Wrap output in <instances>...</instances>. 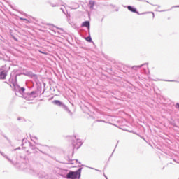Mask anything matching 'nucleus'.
Returning a JSON list of instances; mask_svg holds the SVG:
<instances>
[{
    "label": "nucleus",
    "mask_w": 179,
    "mask_h": 179,
    "mask_svg": "<svg viewBox=\"0 0 179 179\" xmlns=\"http://www.w3.org/2000/svg\"><path fill=\"white\" fill-rule=\"evenodd\" d=\"M72 145H73V150L71 152V156L70 155H67L65 157V159L68 162H62L63 164H75V163L73 162H75V159H72V157H73V155H75V149H79L80 148V146H82L83 145V142H82V141H80V139L77 138L76 136H73V139L72 140Z\"/></svg>",
    "instance_id": "1"
},
{
    "label": "nucleus",
    "mask_w": 179,
    "mask_h": 179,
    "mask_svg": "<svg viewBox=\"0 0 179 179\" xmlns=\"http://www.w3.org/2000/svg\"><path fill=\"white\" fill-rule=\"evenodd\" d=\"M17 71L14 70L11 72L10 74V78H9V82L12 83L14 89L13 90L15 91V92H17L21 87L19 84H17V76H20V75H23L22 73H17Z\"/></svg>",
    "instance_id": "2"
},
{
    "label": "nucleus",
    "mask_w": 179,
    "mask_h": 179,
    "mask_svg": "<svg viewBox=\"0 0 179 179\" xmlns=\"http://www.w3.org/2000/svg\"><path fill=\"white\" fill-rule=\"evenodd\" d=\"M79 169L76 171H69L66 175V179H80L82 176V166L78 165Z\"/></svg>",
    "instance_id": "3"
},
{
    "label": "nucleus",
    "mask_w": 179,
    "mask_h": 179,
    "mask_svg": "<svg viewBox=\"0 0 179 179\" xmlns=\"http://www.w3.org/2000/svg\"><path fill=\"white\" fill-rule=\"evenodd\" d=\"M52 104L55 106H57V107H60V108H62L63 110H65L66 113L69 114V115L72 118L73 117V113L69 110V108L64 103V102L59 101V100H53L52 101Z\"/></svg>",
    "instance_id": "4"
},
{
    "label": "nucleus",
    "mask_w": 179,
    "mask_h": 179,
    "mask_svg": "<svg viewBox=\"0 0 179 179\" xmlns=\"http://www.w3.org/2000/svg\"><path fill=\"white\" fill-rule=\"evenodd\" d=\"M126 8L129 10L130 12H132V13H136V15H146V13H139V11H138V9L132 6H127Z\"/></svg>",
    "instance_id": "5"
},
{
    "label": "nucleus",
    "mask_w": 179,
    "mask_h": 179,
    "mask_svg": "<svg viewBox=\"0 0 179 179\" xmlns=\"http://www.w3.org/2000/svg\"><path fill=\"white\" fill-rule=\"evenodd\" d=\"M56 173L58 176H61V177H63V178H66V177L68 173V170L64 169H59V170H57Z\"/></svg>",
    "instance_id": "6"
},
{
    "label": "nucleus",
    "mask_w": 179,
    "mask_h": 179,
    "mask_svg": "<svg viewBox=\"0 0 179 179\" xmlns=\"http://www.w3.org/2000/svg\"><path fill=\"white\" fill-rule=\"evenodd\" d=\"M8 76V71L0 69V80H5Z\"/></svg>",
    "instance_id": "7"
},
{
    "label": "nucleus",
    "mask_w": 179,
    "mask_h": 179,
    "mask_svg": "<svg viewBox=\"0 0 179 179\" xmlns=\"http://www.w3.org/2000/svg\"><path fill=\"white\" fill-rule=\"evenodd\" d=\"M27 76H29L31 79H34L35 82H38V76L37 74L33 73L31 71L27 72Z\"/></svg>",
    "instance_id": "8"
},
{
    "label": "nucleus",
    "mask_w": 179,
    "mask_h": 179,
    "mask_svg": "<svg viewBox=\"0 0 179 179\" xmlns=\"http://www.w3.org/2000/svg\"><path fill=\"white\" fill-rule=\"evenodd\" d=\"M27 76H29L31 79H34L35 82H38V76L37 74L33 73L31 71L27 72Z\"/></svg>",
    "instance_id": "9"
},
{
    "label": "nucleus",
    "mask_w": 179,
    "mask_h": 179,
    "mask_svg": "<svg viewBox=\"0 0 179 179\" xmlns=\"http://www.w3.org/2000/svg\"><path fill=\"white\" fill-rule=\"evenodd\" d=\"M81 27H87L89 34H90V21L86 20L81 24Z\"/></svg>",
    "instance_id": "10"
},
{
    "label": "nucleus",
    "mask_w": 179,
    "mask_h": 179,
    "mask_svg": "<svg viewBox=\"0 0 179 179\" xmlns=\"http://www.w3.org/2000/svg\"><path fill=\"white\" fill-rule=\"evenodd\" d=\"M24 92H26V88L22 87L15 92V95L17 96V94H20L21 96H23V94H24Z\"/></svg>",
    "instance_id": "11"
},
{
    "label": "nucleus",
    "mask_w": 179,
    "mask_h": 179,
    "mask_svg": "<svg viewBox=\"0 0 179 179\" xmlns=\"http://www.w3.org/2000/svg\"><path fill=\"white\" fill-rule=\"evenodd\" d=\"M0 155H1V156H3V157H5V159H7L8 162H10V163L11 164H13V166H15V162H13V161L12 159H10V158L8 157V155H5L4 152H2L0 151Z\"/></svg>",
    "instance_id": "12"
},
{
    "label": "nucleus",
    "mask_w": 179,
    "mask_h": 179,
    "mask_svg": "<svg viewBox=\"0 0 179 179\" xmlns=\"http://www.w3.org/2000/svg\"><path fill=\"white\" fill-rule=\"evenodd\" d=\"M60 10H62L63 13L66 15L67 17H71V14L68 13L65 7H61Z\"/></svg>",
    "instance_id": "13"
},
{
    "label": "nucleus",
    "mask_w": 179,
    "mask_h": 179,
    "mask_svg": "<svg viewBox=\"0 0 179 179\" xmlns=\"http://www.w3.org/2000/svg\"><path fill=\"white\" fill-rule=\"evenodd\" d=\"M144 65H148V63H145L138 66H131V69H133L134 71H138V69H141V68H142V66H143Z\"/></svg>",
    "instance_id": "14"
},
{
    "label": "nucleus",
    "mask_w": 179,
    "mask_h": 179,
    "mask_svg": "<svg viewBox=\"0 0 179 179\" xmlns=\"http://www.w3.org/2000/svg\"><path fill=\"white\" fill-rule=\"evenodd\" d=\"M41 90L42 88L40 86H37L36 90H35V92L36 93V94L38 96H40V94H41Z\"/></svg>",
    "instance_id": "15"
},
{
    "label": "nucleus",
    "mask_w": 179,
    "mask_h": 179,
    "mask_svg": "<svg viewBox=\"0 0 179 179\" xmlns=\"http://www.w3.org/2000/svg\"><path fill=\"white\" fill-rule=\"evenodd\" d=\"M29 145L31 150H38V148L36 147V145H33L31 142H29Z\"/></svg>",
    "instance_id": "16"
},
{
    "label": "nucleus",
    "mask_w": 179,
    "mask_h": 179,
    "mask_svg": "<svg viewBox=\"0 0 179 179\" xmlns=\"http://www.w3.org/2000/svg\"><path fill=\"white\" fill-rule=\"evenodd\" d=\"M28 96H33L34 99L38 97L35 90L28 93Z\"/></svg>",
    "instance_id": "17"
},
{
    "label": "nucleus",
    "mask_w": 179,
    "mask_h": 179,
    "mask_svg": "<svg viewBox=\"0 0 179 179\" xmlns=\"http://www.w3.org/2000/svg\"><path fill=\"white\" fill-rule=\"evenodd\" d=\"M95 3H96V2H94V1H93V0L89 1V5H90V9H93V8H94Z\"/></svg>",
    "instance_id": "18"
},
{
    "label": "nucleus",
    "mask_w": 179,
    "mask_h": 179,
    "mask_svg": "<svg viewBox=\"0 0 179 179\" xmlns=\"http://www.w3.org/2000/svg\"><path fill=\"white\" fill-rule=\"evenodd\" d=\"M86 41L88 43H93V40L92 39V36H90V32L89 34V36L85 38Z\"/></svg>",
    "instance_id": "19"
},
{
    "label": "nucleus",
    "mask_w": 179,
    "mask_h": 179,
    "mask_svg": "<svg viewBox=\"0 0 179 179\" xmlns=\"http://www.w3.org/2000/svg\"><path fill=\"white\" fill-rule=\"evenodd\" d=\"M17 121H21V122H26V119H24V117H19L17 118Z\"/></svg>",
    "instance_id": "20"
},
{
    "label": "nucleus",
    "mask_w": 179,
    "mask_h": 179,
    "mask_svg": "<svg viewBox=\"0 0 179 179\" xmlns=\"http://www.w3.org/2000/svg\"><path fill=\"white\" fill-rule=\"evenodd\" d=\"M85 167H87L88 169H91L92 170H95L96 171H99V173H101V170H99L96 168L90 167V166H85Z\"/></svg>",
    "instance_id": "21"
},
{
    "label": "nucleus",
    "mask_w": 179,
    "mask_h": 179,
    "mask_svg": "<svg viewBox=\"0 0 179 179\" xmlns=\"http://www.w3.org/2000/svg\"><path fill=\"white\" fill-rule=\"evenodd\" d=\"M128 69H129V66H123V70H122V72H127V71H128Z\"/></svg>",
    "instance_id": "22"
},
{
    "label": "nucleus",
    "mask_w": 179,
    "mask_h": 179,
    "mask_svg": "<svg viewBox=\"0 0 179 179\" xmlns=\"http://www.w3.org/2000/svg\"><path fill=\"white\" fill-rule=\"evenodd\" d=\"M164 80V82H176V83H179V81H177L176 80Z\"/></svg>",
    "instance_id": "23"
},
{
    "label": "nucleus",
    "mask_w": 179,
    "mask_h": 179,
    "mask_svg": "<svg viewBox=\"0 0 179 179\" xmlns=\"http://www.w3.org/2000/svg\"><path fill=\"white\" fill-rule=\"evenodd\" d=\"M38 151L41 152V153H43V155H44V152L40 150V149L38 150H34V153H38Z\"/></svg>",
    "instance_id": "24"
},
{
    "label": "nucleus",
    "mask_w": 179,
    "mask_h": 179,
    "mask_svg": "<svg viewBox=\"0 0 179 179\" xmlns=\"http://www.w3.org/2000/svg\"><path fill=\"white\" fill-rule=\"evenodd\" d=\"M29 173H30L31 174H34V171L33 170V169H29Z\"/></svg>",
    "instance_id": "25"
},
{
    "label": "nucleus",
    "mask_w": 179,
    "mask_h": 179,
    "mask_svg": "<svg viewBox=\"0 0 179 179\" xmlns=\"http://www.w3.org/2000/svg\"><path fill=\"white\" fill-rule=\"evenodd\" d=\"M115 151V148L114 149V150L113 151L112 154L110 155V156L109 157V160L110 159H111V157H113V155H114V152Z\"/></svg>",
    "instance_id": "26"
},
{
    "label": "nucleus",
    "mask_w": 179,
    "mask_h": 179,
    "mask_svg": "<svg viewBox=\"0 0 179 179\" xmlns=\"http://www.w3.org/2000/svg\"><path fill=\"white\" fill-rule=\"evenodd\" d=\"M138 136H140V138H141V139H143V141H145V142H146V139H145L144 136H140L138 135Z\"/></svg>",
    "instance_id": "27"
},
{
    "label": "nucleus",
    "mask_w": 179,
    "mask_h": 179,
    "mask_svg": "<svg viewBox=\"0 0 179 179\" xmlns=\"http://www.w3.org/2000/svg\"><path fill=\"white\" fill-rule=\"evenodd\" d=\"M74 160H75L76 163H78V164H82V163L80 162L78 159H74Z\"/></svg>",
    "instance_id": "28"
},
{
    "label": "nucleus",
    "mask_w": 179,
    "mask_h": 179,
    "mask_svg": "<svg viewBox=\"0 0 179 179\" xmlns=\"http://www.w3.org/2000/svg\"><path fill=\"white\" fill-rule=\"evenodd\" d=\"M20 20H24V21H27V22L28 20L27 18L21 17Z\"/></svg>",
    "instance_id": "29"
},
{
    "label": "nucleus",
    "mask_w": 179,
    "mask_h": 179,
    "mask_svg": "<svg viewBox=\"0 0 179 179\" xmlns=\"http://www.w3.org/2000/svg\"><path fill=\"white\" fill-rule=\"evenodd\" d=\"M13 38L15 41H18L17 38H16V37H15V36H13Z\"/></svg>",
    "instance_id": "30"
},
{
    "label": "nucleus",
    "mask_w": 179,
    "mask_h": 179,
    "mask_svg": "<svg viewBox=\"0 0 179 179\" xmlns=\"http://www.w3.org/2000/svg\"><path fill=\"white\" fill-rule=\"evenodd\" d=\"M33 138H34V139H37V137H36V136L31 137V141H34V140H33Z\"/></svg>",
    "instance_id": "31"
},
{
    "label": "nucleus",
    "mask_w": 179,
    "mask_h": 179,
    "mask_svg": "<svg viewBox=\"0 0 179 179\" xmlns=\"http://www.w3.org/2000/svg\"><path fill=\"white\" fill-rule=\"evenodd\" d=\"M174 8H179V5L178 6H172V9Z\"/></svg>",
    "instance_id": "32"
},
{
    "label": "nucleus",
    "mask_w": 179,
    "mask_h": 179,
    "mask_svg": "<svg viewBox=\"0 0 179 179\" xmlns=\"http://www.w3.org/2000/svg\"><path fill=\"white\" fill-rule=\"evenodd\" d=\"M39 52H40L41 54H45V52H43V51H41V50H39Z\"/></svg>",
    "instance_id": "33"
},
{
    "label": "nucleus",
    "mask_w": 179,
    "mask_h": 179,
    "mask_svg": "<svg viewBox=\"0 0 179 179\" xmlns=\"http://www.w3.org/2000/svg\"><path fill=\"white\" fill-rule=\"evenodd\" d=\"M150 13H152V17H155V13L150 12Z\"/></svg>",
    "instance_id": "34"
},
{
    "label": "nucleus",
    "mask_w": 179,
    "mask_h": 179,
    "mask_svg": "<svg viewBox=\"0 0 179 179\" xmlns=\"http://www.w3.org/2000/svg\"><path fill=\"white\" fill-rule=\"evenodd\" d=\"M51 6H52V8H55V6H57L54 5V4H51Z\"/></svg>",
    "instance_id": "35"
},
{
    "label": "nucleus",
    "mask_w": 179,
    "mask_h": 179,
    "mask_svg": "<svg viewBox=\"0 0 179 179\" xmlns=\"http://www.w3.org/2000/svg\"><path fill=\"white\" fill-rule=\"evenodd\" d=\"M104 177L106 178V179H108V178H107V176H106V174H103Z\"/></svg>",
    "instance_id": "36"
},
{
    "label": "nucleus",
    "mask_w": 179,
    "mask_h": 179,
    "mask_svg": "<svg viewBox=\"0 0 179 179\" xmlns=\"http://www.w3.org/2000/svg\"><path fill=\"white\" fill-rule=\"evenodd\" d=\"M173 162H174L175 163H178V162H177V160H176V159H173Z\"/></svg>",
    "instance_id": "37"
},
{
    "label": "nucleus",
    "mask_w": 179,
    "mask_h": 179,
    "mask_svg": "<svg viewBox=\"0 0 179 179\" xmlns=\"http://www.w3.org/2000/svg\"><path fill=\"white\" fill-rule=\"evenodd\" d=\"M19 149H20V147H18V148H16L17 150H19Z\"/></svg>",
    "instance_id": "38"
},
{
    "label": "nucleus",
    "mask_w": 179,
    "mask_h": 179,
    "mask_svg": "<svg viewBox=\"0 0 179 179\" xmlns=\"http://www.w3.org/2000/svg\"><path fill=\"white\" fill-rule=\"evenodd\" d=\"M115 11H116V12H118V9H116Z\"/></svg>",
    "instance_id": "39"
},
{
    "label": "nucleus",
    "mask_w": 179,
    "mask_h": 179,
    "mask_svg": "<svg viewBox=\"0 0 179 179\" xmlns=\"http://www.w3.org/2000/svg\"><path fill=\"white\" fill-rule=\"evenodd\" d=\"M160 12H166V10H162V11H160Z\"/></svg>",
    "instance_id": "40"
},
{
    "label": "nucleus",
    "mask_w": 179,
    "mask_h": 179,
    "mask_svg": "<svg viewBox=\"0 0 179 179\" xmlns=\"http://www.w3.org/2000/svg\"><path fill=\"white\" fill-rule=\"evenodd\" d=\"M102 122H105V121L104 120H101Z\"/></svg>",
    "instance_id": "41"
},
{
    "label": "nucleus",
    "mask_w": 179,
    "mask_h": 179,
    "mask_svg": "<svg viewBox=\"0 0 179 179\" xmlns=\"http://www.w3.org/2000/svg\"><path fill=\"white\" fill-rule=\"evenodd\" d=\"M136 135H139V134H138V133H134Z\"/></svg>",
    "instance_id": "42"
},
{
    "label": "nucleus",
    "mask_w": 179,
    "mask_h": 179,
    "mask_svg": "<svg viewBox=\"0 0 179 179\" xmlns=\"http://www.w3.org/2000/svg\"><path fill=\"white\" fill-rule=\"evenodd\" d=\"M24 141H25V140H24V139H22V142H24Z\"/></svg>",
    "instance_id": "43"
},
{
    "label": "nucleus",
    "mask_w": 179,
    "mask_h": 179,
    "mask_svg": "<svg viewBox=\"0 0 179 179\" xmlns=\"http://www.w3.org/2000/svg\"><path fill=\"white\" fill-rule=\"evenodd\" d=\"M130 132H132V133H134V131H131Z\"/></svg>",
    "instance_id": "44"
},
{
    "label": "nucleus",
    "mask_w": 179,
    "mask_h": 179,
    "mask_svg": "<svg viewBox=\"0 0 179 179\" xmlns=\"http://www.w3.org/2000/svg\"><path fill=\"white\" fill-rule=\"evenodd\" d=\"M73 9H78V8H73Z\"/></svg>",
    "instance_id": "45"
},
{
    "label": "nucleus",
    "mask_w": 179,
    "mask_h": 179,
    "mask_svg": "<svg viewBox=\"0 0 179 179\" xmlns=\"http://www.w3.org/2000/svg\"><path fill=\"white\" fill-rule=\"evenodd\" d=\"M71 106H73V103H71Z\"/></svg>",
    "instance_id": "46"
},
{
    "label": "nucleus",
    "mask_w": 179,
    "mask_h": 179,
    "mask_svg": "<svg viewBox=\"0 0 179 179\" xmlns=\"http://www.w3.org/2000/svg\"><path fill=\"white\" fill-rule=\"evenodd\" d=\"M173 127H176V124H173Z\"/></svg>",
    "instance_id": "47"
},
{
    "label": "nucleus",
    "mask_w": 179,
    "mask_h": 179,
    "mask_svg": "<svg viewBox=\"0 0 179 179\" xmlns=\"http://www.w3.org/2000/svg\"><path fill=\"white\" fill-rule=\"evenodd\" d=\"M81 166H85L84 164H82Z\"/></svg>",
    "instance_id": "48"
},
{
    "label": "nucleus",
    "mask_w": 179,
    "mask_h": 179,
    "mask_svg": "<svg viewBox=\"0 0 179 179\" xmlns=\"http://www.w3.org/2000/svg\"><path fill=\"white\" fill-rule=\"evenodd\" d=\"M27 153H29V151H27Z\"/></svg>",
    "instance_id": "49"
}]
</instances>
